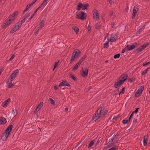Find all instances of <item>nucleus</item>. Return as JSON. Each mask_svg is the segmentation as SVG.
Masks as SVG:
<instances>
[{
  "label": "nucleus",
  "instance_id": "5",
  "mask_svg": "<svg viewBox=\"0 0 150 150\" xmlns=\"http://www.w3.org/2000/svg\"><path fill=\"white\" fill-rule=\"evenodd\" d=\"M19 73V70L18 69L14 70L11 74L8 79L13 80Z\"/></svg>",
  "mask_w": 150,
  "mask_h": 150
},
{
  "label": "nucleus",
  "instance_id": "46",
  "mask_svg": "<svg viewBox=\"0 0 150 150\" xmlns=\"http://www.w3.org/2000/svg\"><path fill=\"white\" fill-rule=\"evenodd\" d=\"M150 64V62H149L147 63H144L143 64V65L144 66H146L147 65L149 64Z\"/></svg>",
  "mask_w": 150,
  "mask_h": 150
},
{
  "label": "nucleus",
  "instance_id": "50",
  "mask_svg": "<svg viewBox=\"0 0 150 150\" xmlns=\"http://www.w3.org/2000/svg\"><path fill=\"white\" fill-rule=\"evenodd\" d=\"M117 39V37H113V42H114L116 41Z\"/></svg>",
  "mask_w": 150,
  "mask_h": 150
},
{
  "label": "nucleus",
  "instance_id": "14",
  "mask_svg": "<svg viewBox=\"0 0 150 150\" xmlns=\"http://www.w3.org/2000/svg\"><path fill=\"white\" fill-rule=\"evenodd\" d=\"M99 116V114H98L97 113H95L94 114V115L92 117V120H94V119H95V120H94V121L95 122L100 121V120H97V119H98V117Z\"/></svg>",
  "mask_w": 150,
  "mask_h": 150
},
{
  "label": "nucleus",
  "instance_id": "23",
  "mask_svg": "<svg viewBox=\"0 0 150 150\" xmlns=\"http://www.w3.org/2000/svg\"><path fill=\"white\" fill-rule=\"evenodd\" d=\"M72 28V29L77 34H78L79 31V28H78L76 26H73Z\"/></svg>",
  "mask_w": 150,
  "mask_h": 150
},
{
  "label": "nucleus",
  "instance_id": "3",
  "mask_svg": "<svg viewBox=\"0 0 150 150\" xmlns=\"http://www.w3.org/2000/svg\"><path fill=\"white\" fill-rule=\"evenodd\" d=\"M81 53L80 51L78 50H76L73 53L71 59L70 61L71 63H72L75 58H78L79 57V54Z\"/></svg>",
  "mask_w": 150,
  "mask_h": 150
},
{
  "label": "nucleus",
  "instance_id": "24",
  "mask_svg": "<svg viewBox=\"0 0 150 150\" xmlns=\"http://www.w3.org/2000/svg\"><path fill=\"white\" fill-rule=\"evenodd\" d=\"M108 143L109 144V145H108V146H106L105 147V148H108V147L112 146V138H111L110 139Z\"/></svg>",
  "mask_w": 150,
  "mask_h": 150
},
{
  "label": "nucleus",
  "instance_id": "60",
  "mask_svg": "<svg viewBox=\"0 0 150 150\" xmlns=\"http://www.w3.org/2000/svg\"><path fill=\"white\" fill-rule=\"evenodd\" d=\"M108 1L110 4H111L112 3V0H108Z\"/></svg>",
  "mask_w": 150,
  "mask_h": 150
},
{
  "label": "nucleus",
  "instance_id": "33",
  "mask_svg": "<svg viewBox=\"0 0 150 150\" xmlns=\"http://www.w3.org/2000/svg\"><path fill=\"white\" fill-rule=\"evenodd\" d=\"M94 142L93 140L91 141L89 143V145L88 146V148L91 147L94 144Z\"/></svg>",
  "mask_w": 150,
  "mask_h": 150
},
{
  "label": "nucleus",
  "instance_id": "61",
  "mask_svg": "<svg viewBox=\"0 0 150 150\" xmlns=\"http://www.w3.org/2000/svg\"><path fill=\"white\" fill-rule=\"evenodd\" d=\"M68 109L67 108H66L65 109V112H67L68 111Z\"/></svg>",
  "mask_w": 150,
  "mask_h": 150
},
{
  "label": "nucleus",
  "instance_id": "21",
  "mask_svg": "<svg viewBox=\"0 0 150 150\" xmlns=\"http://www.w3.org/2000/svg\"><path fill=\"white\" fill-rule=\"evenodd\" d=\"M43 105V104H39L37 106L34 112L36 113H37Z\"/></svg>",
  "mask_w": 150,
  "mask_h": 150
},
{
  "label": "nucleus",
  "instance_id": "47",
  "mask_svg": "<svg viewBox=\"0 0 150 150\" xmlns=\"http://www.w3.org/2000/svg\"><path fill=\"white\" fill-rule=\"evenodd\" d=\"M14 57H15L14 55V54L12 55V56H11V57L10 58L9 60V61L12 60L14 58Z\"/></svg>",
  "mask_w": 150,
  "mask_h": 150
},
{
  "label": "nucleus",
  "instance_id": "40",
  "mask_svg": "<svg viewBox=\"0 0 150 150\" xmlns=\"http://www.w3.org/2000/svg\"><path fill=\"white\" fill-rule=\"evenodd\" d=\"M12 114L14 116H16L17 115V111L16 110H13Z\"/></svg>",
  "mask_w": 150,
  "mask_h": 150
},
{
  "label": "nucleus",
  "instance_id": "36",
  "mask_svg": "<svg viewBox=\"0 0 150 150\" xmlns=\"http://www.w3.org/2000/svg\"><path fill=\"white\" fill-rule=\"evenodd\" d=\"M129 122V120H124L122 121V122L123 124H125L128 123Z\"/></svg>",
  "mask_w": 150,
  "mask_h": 150
},
{
  "label": "nucleus",
  "instance_id": "64",
  "mask_svg": "<svg viewBox=\"0 0 150 150\" xmlns=\"http://www.w3.org/2000/svg\"><path fill=\"white\" fill-rule=\"evenodd\" d=\"M28 10V9L27 8H26L23 11V13H24V12Z\"/></svg>",
  "mask_w": 150,
  "mask_h": 150
},
{
  "label": "nucleus",
  "instance_id": "53",
  "mask_svg": "<svg viewBox=\"0 0 150 150\" xmlns=\"http://www.w3.org/2000/svg\"><path fill=\"white\" fill-rule=\"evenodd\" d=\"M148 135L146 134L144 136V139H146V140H147V138H148Z\"/></svg>",
  "mask_w": 150,
  "mask_h": 150
},
{
  "label": "nucleus",
  "instance_id": "38",
  "mask_svg": "<svg viewBox=\"0 0 150 150\" xmlns=\"http://www.w3.org/2000/svg\"><path fill=\"white\" fill-rule=\"evenodd\" d=\"M30 15V13H27L24 16V18L26 19H27V18Z\"/></svg>",
  "mask_w": 150,
  "mask_h": 150
},
{
  "label": "nucleus",
  "instance_id": "22",
  "mask_svg": "<svg viewBox=\"0 0 150 150\" xmlns=\"http://www.w3.org/2000/svg\"><path fill=\"white\" fill-rule=\"evenodd\" d=\"M21 23L20 22H18L16 24L14 27L18 30L21 28Z\"/></svg>",
  "mask_w": 150,
  "mask_h": 150
},
{
  "label": "nucleus",
  "instance_id": "1",
  "mask_svg": "<svg viewBox=\"0 0 150 150\" xmlns=\"http://www.w3.org/2000/svg\"><path fill=\"white\" fill-rule=\"evenodd\" d=\"M18 13L17 11H15L12 14L10 15L8 18L5 20L2 25L3 28H6L7 26L12 23L15 19V17Z\"/></svg>",
  "mask_w": 150,
  "mask_h": 150
},
{
  "label": "nucleus",
  "instance_id": "18",
  "mask_svg": "<svg viewBox=\"0 0 150 150\" xmlns=\"http://www.w3.org/2000/svg\"><path fill=\"white\" fill-rule=\"evenodd\" d=\"M122 83H123L120 80L118 81L115 83L114 84L115 87V88H117L120 86Z\"/></svg>",
  "mask_w": 150,
  "mask_h": 150
},
{
  "label": "nucleus",
  "instance_id": "31",
  "mask_svg": "<svg viewBox=\"0 0 150 150\" xmlns=\"http://www.w3.org/2000/svg\"><path fill=\"white\" fill-rule=\"evenodd\" d=\"M103 108L101 106L99 107L98 109L97 110V112L96 113H97L98 114H100V113L101 112L102 110V109Z\"/></svg>",
  "mask_w": 150,
  "mask_h": 150
},
{
  "label": "nucleus",
  "instance_id": "43",
  "mask_svg": "<svg viewBox=\"0 0 150 150\" xmlns=\"http://www.w3.org/2000/svg\"><path fill=\"white\" fill-rule=\"evenodd\" d=\"M49 100L51 103H54V101L53 99L50 98H49Z\"/></svg>",
  "mask_w": 150,
  "mask_h": 150
},
{
  "label": "nucleus",
  "instance_id": "9",
  "mask_svg": "<svg viewBox=\"0 0 150 150\" xmlns=\"http://www.w3.org/2000/svg\"><path fill=\"white\" fill-rule=\"evenodd\" d=\"M144 89V86H141L136 92L135 94V97H137L140 96L141 95Z\"/></svg>",
  "mask_w": 150,
  "mask_h": 150
},
{
  "label": "nucleus",
  "instance_id": "17",
  "mask_svg": "<svg viewBox=\"0 0 150 150\" xmlns=\"http://www.w3.org/2000/svg\"><path fill=\"white\" fill-rule=\"evenodd\" d=\"M127 75L126 74L123 75L121 76V79L120 80L121 82L123 83L125 80L127 79Z\"/></svg>",
  "mask_w": 150,
  "mask_h": 150
},
{
  "label": "nucleus",
  "instance_id": "62",
  "mask_svg": "<svg viewBox=\"0 0 150 150\" xmlns=\"http://www.w3.org/2000/svg\"><path fill=\"white\" fill-rule=\"evenodd\" d=\"M125 50H126L125 49V48L124 49L122 50V52L123 53H124L125 52Z\"/></svg>",
  "mask_w": 150,
  "mask_h": 150
},
{
  "label": "nucleus",
  "instance_id": "48",
  "mask_svg": "<svg viewBox=\"0 0 150 150\" xmlns=\"http://www.w3.org/2000/svg\"><path fill=\"white\" fill-rule=\"evenodd\" d=\"M26 19L23 18V19H22L21 21H19V22H20L21 23V25H22V23L25 22V21Z\"/></svg>",
  "mask_w": 150,
  "mask_h": 150
},
{
  "label": "nucleus",
  "instance_id": "11",
  "mask_svg": "<svg viewBox=\"0 0 150 150\" xmlns=\"http://www.w3.org/2000/svg\"><path fill=\"white\" fill-rule=\"evenodd\" d=\"M138 46V43H135L134 45H127L125 47V49L128 51H130L134 49L136 46Z\"/></svg>",
  "mask_w": 150,
  "mask_h": 150
},
{
  "label": "nucleus",
  "instance_id": "8",
  "mask_svg": "<svg viewBox=\"0 0 150 150\" xmlns=\"http://www.w3.org/2000/svg\"><path fill=\"white\" fill-rule=\"evenodd\" d=\"M85 57H83L79 61L73 68V71H75L78 68L81 63L85 60Z\"/></svg>",
  "mask_w": 150,
  "mask_h": 150
},
{
  "label": "nucleus",
  "instance_id": "27",
  "mask_svg": "<svg viewBox=\"0 0 150 150\" xmlns=\"http://www.w3.org/2000/svg\"><path fill=\"white\" fill-rule=\"evenodd\" d=\"M48 0H44L43 3L41 4V6H43L47 4Z\"/></svg>",
  "mask_w": 150,
  "mask_h": 150
},
{
  "label": "nucleus",
  "instance_id": "29",
  "mask_svg": "<svg viewBox=\"0 0 150 150\" xmlns=\"http://www.w3.org/2000/svg\"><path fill=\"white\" fill-rule=\"evenodd\" d=\"M149 68H148L147 69H146L144 70L143 71H142V75H144L145 74H146L148 71V69Z\"/></svg>",
  "mask_w": 150,
  "mask_h": 150
},
{
  "label": "nucleus",
  "instance_id": "42",
  "mask_svg": "<svg viewBox=\"0 0 150 150\" xmlns=\"http://www.w3.org/2000/svg\"><path fill=\"white\" fill-rule=\"evenodd\" d=\"M10 102L11 99L10 98H8L7 100L3 102L2 103H8Z\"/></svg>",
  "mask_w": 150,
  "mask_h": 150
},
{
  "label": "nucleus",
  "instance_id": "57",
  "mask_svg": "<svg viewBox=\"0 0 150 150\" xmlns=\"http://www.w3.org/2000/svg\"><path fill=\"white\" fill-rule=\"evenodd\" d=\"M117 148V146H113V150L116 149Z\"/></svg>",
  "mask_w": 150,
  "mask_h": 150
},
{
  "label": "nucleus",
  "instance_id": "26",
  "mask_svg": "<svg viewBox=\"0 0 150 150\" xmlns=\"http://www.w3.org/2000/svg\"><path fill=\"white\" fill-rule=\"evenodd\" d=\"M138 10V9L137 6H134L133 8V13L136 14Z\"/></svg>",
  "mask_w": 150,
  "mask_h": 150
},
{
  "label": "nucleus",
  "instance_id": "39",
  "mask_svg": "<svg viewBox=\"0 0 150 150\" xmlns=\"http://www.w3.org/2000/svg\"><path fill=\"white\" fill-rule=\"evenodd\" d=\"M100 27V25L99 23H97L95 25V28L97 29H99Z\"/></svg>",
  "mask_w": 150,
  "mask_h": 150
},
{
  "label": "nucleus",
  "instance_id": "34",
  "mask_svg": "<svg viewBox=\"0 0 150 150\" xmlns=\"http://www.w3.org/2000/svg\"><path fill=\"white\" fill-rule=\"evenodd\" d=\"M102 142V140H101V138H99L98 141H97L96 144V145H95V147L96 148V146H97V145H98L100 143H101V142ZM96 148H95L96 149Z\"/></svg>",
  "mask_w": 150,
  "mask_h": 150
},
{
  "label": "nucleus",
  "instance_id": "52",
  "mask_svg": "<svg viewBox=\"0 0 150 150\" xmlns=\"http://www.w3.org/2000/svg\"><path fill=\"white\" fill-rule=\"evenodd\" d=\"M8 104H2V105L5 108L6 107L7 105Z\"/></svg>",
  "mask_w": 150,
  "mask_h": 150
},
{
  "label": "nucleus",
  "instance_id": "7",
  "mask_svg": "<svg viewBox=\"0 0 150 150\" xmlns=\"http://www.w3.org/2000/svg\"><path fill=\"white\" fill-rule=\"evenodd\" d=\"M149 45L148 43H146L141 46L139 47L136 50L135 52L136 53H138L139 52L142 51L144 49Z\"/></svg>",
  "mask_w": 150,
  "mask_h": 150
},
{
  "label": "nucleus",
  "instance_id": "58",
  "mask_svg": "<svg viewBox=\"0 0 150 150\" xmlns=\"http://www.w3.org/2000/svg\"><path fill=\"white\" fill-rule=\"evenodd\" d=\"M108 112V110H105L103 113H104L106 115L107 114Z\"/></svg>",
  "mask_w": 150,
  "mask_h": 150
},
{
  "label": "nucleus",
  "instance_id": "54",
  "mask_svg": "<svg viewBox=\"0 0 150 150\" xmlns=\"http://www.w3.org/2000/svg\"><path fill=\"white\" fill-rule=\"evenodd\" d=\"M71 77L72 79L74 80H76V78L74 77V76H71Z\"/></svg>",
  "mask_w": 150,
  "mask_h": 150
},
{
  "label": "nucleus",
  "instance_id": "59",
  "mask_svg": "<svg viewBox=\"0 0 150 150\" xmlns=\"http://www.w3.org/2000/svg\"><path fill=\"white\" fill-rule=\"evenodd\" d=\"M137 119H134L133 121V122H134V123H136L137 122Z\"/></svg>",
  "mask_w": 150,
  "mask_h": 150
},
{
  "label": "nucleus",
  "instance_id": "4",
  "mask_svg": "<svg viewBox=\"0 0 150 150\" xmlns=\"http://www.w3.org/2000/svg\"><path fill=\"white\" fill-rule=\"evenodd\" d=\"M86 13H84L83 12H77L76 13V18L83 20L84 19L86 18Z\"/></svg>",
  "mask_w": 150,
  "mask_h": 150
},
{
  "label": "nucleus",
  "instance_id": "35",
  "mask_svg": "<svg viewBox=\"0 0 150 150\" xmlns=\"http://www.w3.org/2000/svg\"><path fill=\"white\" fill-rule=\"evenodd\" d=\"M17 30H16V29L15 28V27H14L11 30L10 33H13L16 31Z\"/></svg>",
  "mask_w": 150,
  "mask_h": 150
},
{
  "label": "nucleus",
  "instance_id": "44",
  "mask_svg": "<svg viewBox=\"0 0 150 150\" xmlns=\"http://www.w3.org/2000/svg\"><path fill=\"white\" fill-rule=\"evenodd\" d=\"M64 83V82H62L59 83V86H65Z\"/></svg>",
  "mask_w": 150,
  "mask_h": 150
},
{
  "label": "nucleus",
  "instance_id": "20",
  "mask_svg": "<svg viewBox=\"0 0 150 150\" xmlns=\"http://www.w3.org/2000/svg\"><path fill=\"white\" fill-rule=\"evenodd\" d=\"M6 119L3 117H0V124H3L6 122Z\"/></svg>",
  "mask_w": 150,
  "mask_h": 150
},
{
  "label": "nucleus",
  "instance_id": "41",
  "mask_svg": "<svg viewBox=\"0 0 150 150\" xmlns=\"http://www.w3.org/2000/svg\"><path fill=\"white\" fill-rule=\"evenodd\" d=\"M147 140L143 139V144L144 146H146L147 144Z\"/></svg>",
  "mask_w": 150,
  "mask_h": 150
},
{
  "label": "nucleus",
  "instance_id": "32",
  "mask_svg": "<svg viewBox=\"0 0 150 150\" xmlns=\"http://www.w3.org/2000/svg\"><path fill=\"white\" fill-rule=\"evenodd\" d=\"M108 42H106L103 45V47L104 48H107L108 47Z\"/></svg>",
  "mask_w": 150,
  "mask_h": 150
},
{
  "label": "nucleus",
  "instance_id": "15",
  "mask_svg": "<svg viewBox=\"0 0 150 150\" xmlns=\"http://www.w3.org/2000/svg\"><path fill=\"white\" fill-rule=\"evenodd\" d=\"M13 80L8 79L6 83L8 84V87L9 88H11L14 85V84L12 83L11 81Z\"/></svg>",
  "mask_w": 150,
  "mask_h": 150
},
{
  "label": "nucleus",
  "instance_id": "51",
  "mask_svg": "<svg viewBox=\"0 0 150 150\" xmlns=\"http://www.w3.org/2000/svg\"><path fill=\"white\" fill-rule=\"evenodd\" d=\"M136 15V14L133 13L132 17V19H134V18Z\"/></svg>",
  "mask_w": 150,
  "mask_h": 150
},
{
  "label": "nucleus",
  "instance_id": "2",
  "mask_svg": "<svg viewBox=\"0 0 150 150\" xmlns=\"http://www.w3.org/2000/svg\"><path fill=\"white\" fill-rule=\"evenodd\" d=\"M12 128V125H10L6 129L4 133L2 134L1 139L3 141H5L6 140L9 134L11 131Z\"/></svg>",
  "mask_w": 150,
  "mask_h": 150
},
{
  "label": "nucleus",
  "instance_id": "13",
  "mask_svg": "<svg viewBox=\"0 0 150 150\" xmlns=\"http://www.w3.org/2000/svg\"><path fill=\"white\" fill-rule=\"evenodd\" d=\"M88 69L87 68H85V71H83L81 73V75L83 77H85L88 74Z\"/></svg>",
  "mask_w": 150,
  "mask_h": 150
},
{
  "label": "nucleus",
  "instance_id": "56",
  "mask_svg": "<svg viewBox=\"0 0 150 150\" xmlns=\"http://www.w3.org/2000/svg\"><path fill=\"white\" fill-rule=\"evenodd\" d=\"M87 30L88 31H89L91 30V27L88 26L87 28Z\"/></svg>",
  "mask_w": 150,
  "mask_h": 150
},
{
  "label": "nucleus",
  "instance_id": "25",
  "mask_svg": "<svg viewBox=\"0 0 150 150\" xmlns=\"http://www.w3.org/2000/svg\"><path fill=\"white\" fill-rule=\"evenodd\" d=\"M105 115L104 113H102L99 114L97 120H100Z\"/></svg>",
  "mask_w": 150,
  "mask_h": 150
},
{
  "label": "nucleus",
  "instance_id": "12",
  "mask_svg": "<svg viewBox=\"0 0 150 150\" xmlns=\"http://www.w3.org/2000/svg\"><path fill=\"white\" fill-rule=\"evenodd\" d=\"M44 23L45 21H42L40 22L38 25V30H37L36 32H35L36 33H37L39 30L43 27L44 25Z\"/></svg>",
  "mask_w": 150,
  "mask_h": 150
},
{
  "label": "nucleus",
  "instance_id": "28",
  "mask_svg": "<svg viewBox=\"0 0 150 150\" xmlns=\"http://www.w3.org/2000/svg\"><path fill=\"white\" fill-rule=\"evenodd\" d=\"M38 10V9H36L35 11L33 12L32 15L29 18V20H30L33 17V16L35 15L36 12Z\"/></svg>",
  "mask_w": 150,
  "mask_h": 150
},
{
  "label": "nucleus",
  "instance_id": "10",
  "mask_svg": "<svg viewBox=\"0 0 150 150\" xmlns=\"http://www.w3.org/2000/svg\"><path fill=\"white\" fill-rule=\"evenodd\" d=\"M93 13L94 19L98 20L99 18V14L98 11L96 9L94 10L93 11Z\"/></svg>",
  "mask_w": 150,
  "mask_h": 150
},
{
  "label": "nucleus",
  "instance_id": "55",
  "mask_svg": "<svg viewBox=\"0 0 150 150\" xmlns=\"http://www.w3.org/2000/svg\"><path fill=\"white\" fill-rule=\"evenodd\" d=\"M139 109V108H137L133 112H134V113H137Z\"/></svg>",
  "mask_w": 150,
  "mask_h": 150
},
{
  "label": "nucleus",
  "instance_id": "6",
  "mask_svg": "<svg viewBox=\"0 0 150 150\" xmlns=\"http://www.w3.org/2000/svg\"><path fill=\"white\" fill-rule=\"evenodd\" d=\"M88 6V4H85L83 5L81 3H79L77 5V10H80L81 8L82 10L86 9Z\"/></svg>",
  "mask_w": 150,
  "mask_h": 150
},
{
  "label": "nucleus",
  "instance_id": "49",
  "mask_svg": "<svg viewBox=\"0 0 150 150\" xmlns=\"http://www.w3.org/2000/svg\"><path fill=\"white\" fill-rule=\"evenodd\" d=\"M64 83L65 85L66 86H70V85L67 83L66 81H65L64 82Z\"/></svg>",
  "mask_w": 150,
  "mask_h": 150
},
{
  "label": "nucleus",
  "instance_id": "30",
  "mask_svg": "<svg viewBox=\"0 0 150 150\" xmlns=\"http://www.w3.org/2000/svg\"><path fill=\"white\" fill-rule=\"evenodd\" d=\"M103 108L101 106L99 107L98 109L97 110V112L96 113H97L98 114H100V113L101 112L102 110V109Z\"/></svg>",
  "mask_w": 150,
  "mask_h": 150
},
{
  "label": "nucleus",
  "instance_id": "37",
  "mask_svg": "<svg viewBox=\"0 0 150 150\" xmlns=\"http://www.w3.org/2000/svg\"><path fill=\"white\" fill-rule=\"evenodd\" d=\"M120 56V53L118 54H115L114 57L115 59H116L117 58H119Z\"/></svg>",
  "mask_w": 150,
  "mask_h": 150
},
{
  "label": "nucleus",
  "instance_id": "16",
  "mask_svg": "<svg viewBox=\"0 0 150 150\" xmlns=\"http://www.w3.org/2000/svg\"><path fill=\"white\" fill-rule=\"evenodd\" d=\"M125 88L123 87V88H122L121 91L120 92L119 91H118V93L114 94V95H115V96H117V97L118 98L119 97L120 95V94H123L125 92Z\"/></svg>",
  "mask_w": 150,
  "mask_h": 150
},
{
  "label": "nucleus",
  "instance_id": "63",
  "mask_svg": "<svg viewBox=\"0 0 150 150\" xmlns=\"http://www.w3.org/2000/svg\"><path fill=\"white\" fill-rule=\"evenodd\" d=\"M108 40L109 41V42H112V38L111 37L110 38H109L108 39Z\"/></svg>",
  "mask_w": 150,
  "mask_h": 150
},
{
  "label": "nucleus",
  "instance_id": "19",
  "mask_svg": "<svg viewBox=\"0 0 150 150\" xmlns=\"http://www.w3.org/2000/svg\"><path fill=\"white\" fill-rule=\"evenodd\" d=\"M145 25L140 26V28L139 29V30L137 32L136 34H140V33L145 28Z\"/></svg>",
  "mask_w": 150,
  "mask_h": 150
},
{
  "label": "nucleus",
  "instance_id": "45",
  "mask_svg": "<svg viewBox=\"0 0 150 150\" xmlns=\"http://www.w3.org/2000/svg\"><path fill=\"white\" fill-rule=\"evenodd\" d=\"M58 63H59L58 62H56L55 63L54 65V69H53V70H54V69L57 67V64H58Z\"/></svg>",
  "mask_w": 150,
  "mask_h": 150
}]
</instances>
